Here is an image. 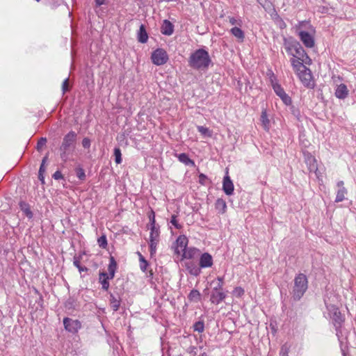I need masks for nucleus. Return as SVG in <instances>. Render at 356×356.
Here are the masks:
<instances>
[{
	"instance_id": "6",
	"label": "nucleus",
	"mask_w": 356,
	"mask_h": 356,
	"mask_svg": "<svg viewBox=\"0 0 356 356\" xmlns=\"http://www.w3.org/2000/svg\"><path fill=\"white\" fill-rule=\"evenodd\" d=\"M159 227L156 226L150 227V233H149V248H150V254L153 256L156 251L157 244L159 241Z\"/></svg>"
},
{
	"instance_id": "33",
	"label": "nucleus",
	"mask_w": 356,
	"mask_h": 356,
	"mask_svg": "<svg viewBox=\"0 0 356 356\" xmlns=\"http://www.w3.org/2000/svg\"><path fill=\"white\" fill-rule=\"evenodd\" d=\"M290 349V346H289L286 343H284L280 350V356H289V352Z\"/></svg>"
},
{
	"instance_id": "15",
	"label": "nucleus",
	"mask_w": 356,
	"mask_h": 356,
	"mask_svg": "<svg viewBox=\"0 0 356 356\" xmlns=\"http://www.w3.org/2000/svg\"><path fill=\"white\" fill-rule=\"evenodd\" d=\"M299 43L297 40H294L293 38H284V48L286 49V51L293 56H295L294 54V50L295 47L296 46V44Z\"/></svg>"
},
{
	"instance_id": "52",
	"label": "nucleus",
	"mask_w": 356,
	"mask_h": 356,
	"mask_svg": "<svg viewBox=\"0 0 356 356\" xmlns=\"http://www.w3.org/2000/svg\"><path fill=\"white\" fill-rule=\"evenodd\" d=\"M195 349L196 348L195 347H191L190 348V353L191 354L192 356H195L196 355Z\"/></svg>"
},
{
	"instance_id": "58",
	"label": "nucleus",
	"mask_w": 356,
	"mask_h": 356,
	"mask_svg": "<svg viewBox=\"0 0 356 356\" xmlns=\"http://www.w3.org/2000/svg\"><path fill=\"white\" fill-rule=\"evenodd\" d=\"M343 184H344V183H343V181H338V182H337V186L339 187V188H342V187H344V186H343Z\"/></svg>"
},
{
	"instance_id": "12",
	"label": "nucleus",
	"mask_w": 356,
	"mask_h": 356,
	"mask_svg": "<svg viewBox=\"0 0 356 356\" xmlns=\"http://www.w3.org/2000/svg\"><path fill=\"white\" fill-rule=\"evenodd\" d=\"M65 328L70 332H76L81 327V323L77 320L65 318L63 320Z\"/></svg>"
},
{
	"instance_id": "9",
	"label": "nucleus",
	"mask_w": 356,
	"mask_h": 356,
	"mask_svg": "<svg viewBox=\"0 0 356 356\" xmlns=\"http://www.w3.org/2000/svg\"><path fill=\"white\" fill-rule=\"evenodd\" d=\"M296 46L295 47L294 50L295 56H293V58H297L296 59H299L302 62H305V63L310 65L312 60L308 56L304 48L301 46L300 43H296Z\"/></svg>"
},
{
	"instance_id": "51",
	"label": "nucleus",
	"mask_w": 356,
	"mask_h": 356,
	"mask_svg": "<svg viewBox=\"0 0 356 356\" xmlns=\"http://www.w3.org/2000/svg\"><path fill=\"white\" fill-rule=\"evenodd\" d=\"M149 220H150V226H156L155 225V218H154V215L153 214V216L151 217H149Z\"/></svg>"
},
{
	"instance_id": "56",
	"label": "nucleus",
	"mask_w": 356,
	"mask_h": 356,
	"mask_svg": "<svg viewBox=\"0 0 356 356\" xmlns=\"http://www.w3.org/2000/svg\"><path fill=\"white\" fill-rule=\"evenodd\" d=\"M270 327H271L272 332H273V334H275V333L276 332V330H275V325H273V323L272 321L270 322Z\"/></svg>"
},
{
	"instance_id": "10",
	"label": "nucleus",
	"mask_w": 356,
	"mask_h": 356,
	"mask_svg": "<svg viewBox=\"0 0 356 356\" xmlns=\"http://www.w3.org/2000/svg\"><path fill=\"white\" fill-rule=\"evenodd\" d=\"M298 35L306 47L312 48L314 46V38L309 32L300 31Z\"/></svg>"
},
{
	"instance_id": "46",
	"label": "nucleus",
	"mask_w": 356,
	"mask_h": 356,
	"mask_svg": "<svg viewBox=\"0 0 356 356\" xmlns=\"http://www.w3.org/2000/svg\"><path fill=\"white\" fill-rule=\"evenodd\" d=\"M62 89L63 93H65L68 90V79H65L62 85Z\"/></svg>"
},
{
	"instance_id": "23",
	"label": "nucleus",
	"mask_w": 356,
	"mask_h": 356,
	"mask_svg": "<svg viewBox=\"0 0 356 356\" xmlns=\"http://www.w3.org/2000/svg\"><path fill=\"white\" fill-rule=\"evenodd\" d=\"M162 33L170 35L173 32L172 24L168 20H164L162 27H161Z\"/></svg>"
},
{
	"instance_id": "26",
	"label": "nucleus",
	"mask_w": 356,
	"mask_h": 356,
	"mask_svg": "<svg viewBox=\"0 0 356 356\" xmlns=\"http://www.w3.org/2000/svg\"><path fill=\"white\" fill-rule=\"evenodd\" d=\"M232 34L236 37L238 40H239L240 41H243V39H244V33L243 32V31L236 26V27H234L232 28L231 30H230Z\"/></svg>"
},
{
	"instance_id": "59",
	"label": "nucleus",
	"mask_w": 356,
	"mask_h": 356,
	"mask_svg": "<svg viewBox=\"0 0 356 356\" xmlns=\"http://www.w3.org/2000/svg\"><path fill=\"white\" fill-rule=\"evenodd\" d=\"M200 356H207V354L206 353H202V355H200Z\"/></svg>"
},
{
	"instance_id": "13",
	"label": "nucleus",
	"mask_w": 356,
	"mask_h": 356,
	"mask_svg": "<svg viewBox=\"0 0 356 356\" xmlns=\"http://www.w3.org/2000/svg\"><path fill=\"white\" fill-rule=\"evenodd\" d=\"M226 297V294L222 289L213 288L211 295V302L213 304L218 305Z\"/></svg>"
},
{
	"instance_id": "55",
	"label": "nucleus",
	"mask_w": 356,
	"mask_h": 356,
	"mask_svg": "<svg viewBox=\"0 0 356 356\" xmlns=\"http://www.w3.org/2000/svg\"><path fill=\"white\" fill-rule=\"evenodd\" d=\"M258 1L263 7H265L267 3V0H258Z\"/></svg>"
},
{
	"instance_id": "1",
	"label": "nucleus",
	"mask_w": 356,
	"mask_h": 356,
	"mask_svg": "<svg viewBox=\"0 0 356 356\" xmlns=\"http://www.w3.org/2000/svg\"><path fill=\"white\" fill-rule=\"evenodd\" d=\"M211 62L209 53L203 49L195 51L188 58V65L198 70H207Z\"/></svg>"
},
{
	"instance_id": "16",
	"label": "nucleus",
	"mask_w": 356,
	"mask_h": 356,
	"mask_svg": "<svg viewBox=\"0 0 356 356\" xmlns=\"http://www.w3.org/2000/svg\"><path fill=\"white\" fill-rule=\"evenodd\" d=\"M200 268H210L213 265V258L211 255L207 252L203 253L200 258L199 263Z\"/></svg>"
},
{
	"instance_id": "42",
	"label": "nucleus",
	"mask_w": 356,
	"mask_h": 356,
	"mask_svg": "<svg viewBox=\"0 0 356 356\" xmlns=\"http://www.w3.org/2000/svg\"><path fill=\"white\" fill-rule=\"evenodd\" d=\"M76 175L80 179H83L86 177L84 170L82 168H78L76 170Z\"/></svg>"
},
{
	"instance_id": "8",
	"label": "nucleus",
	"mask_w": 356,
	"mask_h": 356,
	"mask_svg": "<svg viewBox=\"0 0 356 356\" xmlns=\"http://www.w3.org/2000/svg\"><path fill=\"white\" fill-rule=\"evenodd\" d=\"M152 60L154 64L156 65H161L167 62L168 56L165 51L161 49H158L152 53Z\"/></svg>"
},
{
	"instance_id": "5",
	"label": "nucleus",
	"mask_w": 356,
	"mask_h": 356,
	"mask_svg": "<svg viewBox=\"0 0 356 356\" xmlns=\"http://www.w3.org/2000/svg\"><path fill=\"white\" fill-rule=\"evenodd\" d=\"M325 305L334 327H341L345 321V316L341 313L336 305L332 304Z\"/></svg>"
},
{
	"instance_id": "61",
	"label": "nucleus",
	"mask_w": 356,
	"mask_h": 356,
	"mask_svg": "<svg viewBox=\"0 0 356 356\" xmlns=\"http://www.w3.org/2000/svg\"><path fill=\"white\" fill-rule=\"evenodd\" d=\"M343 356H345V354H343Z\"/></svg>"
},
{
	"instance_id": "40",
	"label": "nucleus",
	"mask_w": 356,
	"mask_h": 356,
	"mask_svg": "<svg viewBox=\"0 0 356 356\" xmlns=\"http://www.w3.org/2000/svg\"><path fill=\"white\" fill-rule=\"evenodd\" d=\"M98 244L102 248H106L107 245V240L105 236H102L98 238Z\"/></svg>"
},
{
	"instance_id": "20",
	"label": "nucleus",
	"mask_w": 356,
	"mask_h": 356,
	"mask_svg": "<svg viewBox=\"0 0 356 356\" xmlns=\"http://www.w3.org/2000/svg\"><path fill=\"white\" fill-rule=\"evenodd\" d=\"M199 254V250L195 248H186L181 254L183 258L193 259Z\"/></svg>"
},
{
	"instance_id": "4",
	"label": "nucleus",
	"mask_w": 356,
	"mask_h": 356,
	"mask_svg": "<svg viewBox=\"0 0 356 356\" xmlns=\"http://www.w3.org/2000/svg\"><path fill=\"white\" fill-rule=\"evenodd\" d=\"M117 268V264L113 257H111L110 263L108 267V275L104 272L99 273V282L102 285V289L107 290L109 287L108 279H113Z\"/></svg>"
},
{
	"instance_id": "50",
	"label": "nucleus",
	"mask_w": 356,
	"mask_h": 356,
	"mask_svg": "<svg viewBox=\"0 0 356 356\" xmlns=\"http://www.w3.org/2000/svg\"><path fill=\"white\" fill-rule=\"evenodd\" d=\"M261 119H262V122H263L264 126L266 127L267 120L266 118V111H265L262 112Z\"/></svg>"
},
{
	"instance_id": "29",
	"label": "nucleus",
	"mask_w": 356,
	"mask_h": 356,
	"mask_svg": "<svg viewBox=\"0 0 356 356\" xmlns=\"http://www.w3.org/2000/svg\"><path fill=\"white\" fill-rule=\"evenodd\" d=\"M178 159L179 161L186 165H194V162L191 159H190L186 154L182 153L179 154Z\"/></svg>"
},
{
	"instance_id": "49",
	"label": "nucleus",
	"mask_w": 356,
	"mask_h": 356,
	"mask_svg": "<svg viewBox=\"0 0 356 356\" xmlns=\"http://www.w3.org/2000/svg\"><path fill=\"white\" fill-rule=\"evenodd\" d=\"M336 330V335L337 336L338 339H340L341 335L342 334L341 332V327H334Z\"/></svg>"
},
{
	"instance_id": "39",
	"label": "nucleus",
	"mask_w": 356,
	"mask_h": 356,
	"mask_svg": "<svg viewBox=\"0 0 356 356\" xmlns=\"http://www.w3.org/2000/svg\"><path fill=\"white\" fill-rule=\"evenodd\" d=\"M193 327H194L195 331H197L198 332H202L204 331V323L202 321H198L195 323Z\"/></svg>"
},
{
	"instance_id": "47",
	"label": "nucleus",
	"mask_w": 356,
	"mask_h": 356,
	"mask_svg": "<svg viewBox=\"0 0 356 356\" xmlns=\"http://www.w3.org/2000/svg\"><path fill=\"white\" fill-rule=\"evenodd\" d=\"M62 174L59 171H56L54 172V174L53 175V177L55 179H60L62 178Z\"/></svg>"
},
{
	"instance_id": "11",
	"label": "nucleus",
	"mask_w": 356,
	"mask_h": 356,
	"mask_svg": "<svg viewBox=\"0 0 356 356\" xmlns=\"http://www.w3.org/2000/svg\"><path fill=\"white\" fill-rule=\"evenodd\" d=\"M234 184L228 175V170L227 169L226 175L224 177L222 181V190L226 195H231L234 192Z\"/></svg>"
},
{
	"instance_id": "3",
	"label": "nucleus",
	"mask_w": 356,
	"mask_h": 356,
	"mask_svg": "<svg viewBox=\"0 0 356 356\" xmlns=\"http://www.w3.org/2000/svg\"><path fill=\"white\" fill-rule=\"evenodd\" d=\"M268 76L269 81L272 86V88L275 92V93L282 99L283 103L289 106L292 103L291 98L285 92L284 88L282 87L281 84L279 83V81L277 76L274 74V73L268 70Z\"/></svg>"
},
{
	"instance_id": "18",
	"label": "nucleus",
	"mask_w": 356,
	"mask_h": 356,
	"mask_svg": "<svg viewBox=\"0 0 356 356\" xmlns=\"http://www.w3.org/2000/svg\"><path fill=\"white\" fill-rule=\"evenodd\" d=\"M305 162L308 165V169L310 172H314L316 174L318 170L316 160L314 156L310 154H307L305 158Z\"/></svg>"
},
{
	"instance_id": "22",
	"label": "nucleus",
	"mask_w": 356,
	"mask_h": 356,
	"mask_svg": "<svg viewBox=\"0 0 356 356\" xmlns=\"http://www.w3.org/2000/svg\"><path fill=\"white\" fill-rule=\"evenodd\" d=\"M215 207L218 213L223 214L226 212L227 204L224 200L218 198L215 203Z\"/></svg>"
},
{
	"instance_id": "57",
	"label": "nucleus",
	"mask_w": 356,
	"mask_h": 356,
	"mask_svg": "<svg viewBox=\"0 0 356 356\" xmlns=\"http://www.w3.org/2000/svg\"><path fill=\"white\" fill-rule=\"evenodd\" d=\"M95 1L97 6H101V5L104 4V0H95Z\"/></svg>"
},
{
	"instance_id": "35",
	"label": "nucleus",
	"mask_w": 356,
	"mask_h": 356,
	"mask_svg": "<svg viewBox=\"0 0 356 356\" xmlns=\"http://www.w3.org/2000/svg\"><path fill=\"white\" fill-rule=\"evenodd\" d=\"M114 155H115V162L118 163V164H120L122 162V154H121V151L119 148H115L114 149Z\"/></svg>"
},
{
	"instance_id": "34",
	"label": "nucleus",
	"mask_w": 356,
	"mask_h": 356,
	"mask_svg": "<svg viewBox=\"0 0 356 356\" xmlns=\"http://www.w3.org/2000/svg\"><path fill=\"white\" fill-rule=\"evenodd\" d=\"M111 306L114 311H117L120 307V301L111 296Z\"/></svg>"
},
{
	"instance_id": "48",
	"label": "nucleus",
	"mask_w": 356,
	"mask_h": 356,
	"mask_svg": "<svg viewBox=\"0 0 356 356\" xmlns=\"http://www.w3.org/2000/svg\"><path fill=\"white\" fill-rule=\"evenodd\" d=\"M147 261L140 263V268L143 272H145L147 270Z\"/></svg>"
},
{
	"instance_id": "14",
	"label": "nucleus",
	"mask_w": 356,
	"mask_h": 356,
	"mask_svg": "<svg viewBox=\"0 0 356 356\" xmlns=\"http://www.w3.org/2000/svg\"><path fill=\"white\" fill-rule=\"evenodd\" d=\"M188 238L185 236H179L176 241L175 252L181 254L186 249Z\"/></svg>"
},
{
	"instance_id": "37",
	"label": "nucleus",
	"mask_w": 356,
	"mask_h": 356,
	"mask_svg": "<svg viewBox=\"0 0 356 356\" xmlns=\"http://www.w3.org/2000/svg\"><path fill=\"white\" fill-rule=\"evenodd\" d=\"M232 294L236 298H240L244 294V290L241 287H236L233 290Z\"/></svg>"
},
{
	"instance_id": "41",
	"label": "nucleus",
	"mask_w": 356,
	"mask_h": 356,
	"mask_svg": "<svg viewBox=\"0 0 356 356\" xmlns=\"http://www.w3.org/2000/svg\"><path fill=\"white\" fill-rule=\"evenodd\" d=\"M217 281H218L217 285L214 288L222 290L224 277H217Z\"/></svg>"
},
{
	"instance_id": "38",
	"label": "nucleus",
	"mask_w": 356,
	"mask_h": 356,
	"mask_svg": "<svg viewBox=\"0 0 356 356\" xmlns=\"http://www.w3.org/2000/svg\"><path fill=\"white\" fill-rule=\"evenodd\" d=\"M200 293L197 290H193L189 294V298L192 300H198L200 299Z\"/></svg>"
},
{
	"instance_id": "32",
	"label": "nucleus",
	"mask_w": 356,
	"mask_h": 356,
	"mask_svg": "<svg viewBox=\"0 0 356 356\" xmlns=\"http://www.w3.org/2000/svg\"><path fill=\"white\" fill-rule=\"evenodd\" d=\"M197 130L201 134L204 136L211 137L212 135L211 131L208 128L204 127L203 126H198Z\"/></svg>"
},
{
	"instance_id": "54",
	"label": "nucleus",
	"mask_w": 356,
	"mask_h": 356,
	"mask_svg": "<svg viewBox=\"0 0 356 356\" xmlns=\"http://www.w3.org/2000/svg\"><path fill=\"white\" fill-rule=\"evenodd\" d=\"M206 178H207V177H206L204 175L201 174V175H200V183H202V184H203V181H204V180Z\"/></svg>"
},
{
	"instance_id": "45",
	"label": "nucleus",
	"mask_w": 356,
	"mask_h": 356,
	"mask_svg": "<svg viewBox=\"0 0 356 356\" xmlns=\"http://www.w3.org/2000/svg\"><path fill=\"white\" fill-rule=\"evenodd\" d=\"M82 145L85 148H89L90 146V140L88 138H85L82 140Z\"/></svg>"
},
{
	"instance_id": "2",
	"label": "nucleus",
	"mask_w": 356,
	"mask_h": 356,
	"mask_svg": "<svg viewBox=\"0 0 356 356\" xmlns=\"http://www.w3.org/2000/svg\"><path fill=\"white\" fill-rule=\"evenodd\" d=\"M307 289L308 280L307 276L303 273H299L294 279V286L292 291V298L293 300H300Z\"/></svg>"
},
{
	"instance_id": "31",
	"label": "nucleus",
	"mask_w": 356,
	"mask_h": 356,
	"mask_svg": "<svg viewBox=\"0 0 356 356\" xmlns=\"http://www.w3.org/2000/svg\"><path fill=\"white\" fill-rule=\"evenodd\" d=\"M226 22H228L229 24L232 26H241L242 24V22L240 19L235 18L234 17L232 16H228L226 18Z\"/></svg>"
},
{
	"instance_id": "27",
	"label": "nucleus",
	"mask_w": 356,
	"mask_h": 356,
	"mask_svg": "<svg viewBox=\"0 0 356 356\" xmlns=\"http://www.w3.org/2000/svg\"><path fill=\"white\" fill-rule=\"evenodd\" d=\"M148 38L147 32L145 31V26L142 24L140 26L139 32H138V40L142 42L145 43L147 42Z\"/></svg>"
},
{
	"instance_id": "7",
	"label": "nucleus",
	"mask_w": 356,
	"mask_h": 356,
	"mask_svg": "<svg viewBox=\"0 0 356 356\" xmlns=\"http://www.w3.org/2000/svg\"><path fill=\"white\" fill-rule=\"evenodd\" d=\"M303 63L304 62H302L300 60L295 58L291 59V63L293 70L298 74L300 79L306 75L311 76L309 69L305 66Z\"/></svg>"
},
{
	"instance_id": "17",
	"label": "nucleus",
	"mask_w": 356,
	"mask_h": 356,
	"mask_svg": "<svg viewBox=\"0 0 356 356\" xmlns=\"http://www.w3.org/2000/svg\"><path fill=\"white\" fill-rule=\"evenodd\" d=\"M76 134L73 131L68 133L64 138L61 149L66 151L74 142Z\"/></svg>"
},
{
	"instance_id": "36",
	"label": "nucleus",
	"mask_w": 356,
	"mask_h": 356,
	"mask_svg": "<svg viewBox=\"0 0 356 356\" xmlns=\"http://www.w3.org/2000/svg\"><path fill=\"white\" fill-rule=\"evenodd\" d=\"M74 265L79 269L80 273L87 270L86 267L81 266L80 260L77 257H74Z\"/></svg>"
},
{
	"instance_id": "28",
	"label": "nucleus",
	"mask_w": 356,
	"mask_h": 356,
	"mask_svg": "<svg viewBox=\"0 0 356 356\" xmlns=\"http://www.w3.org/2000/svg\"><path fill=\"white\" fill-rule=\"evenodd\" d=\"M347 194V190L345 187H342L341 188H339L335 202H340L345 200V195Z\"/></svg>"
},
{
	"instance_id": "53",
	"label": "nucleus",
	"mask_w": 356,
	"mask_h": 356,
	"mask_svg": "<svg viewBox=\"0 0 356 356\" xmlns=\"http://www.w3.org/2000/svg\"><path fill=\"white\" fill-rule=\"evenodd\" d=\"M138 255H139V261H140V263H143V262H146L147 261L145 259V258L143 257V256L140 254V253H138Z\"/></svg>"
},
{
	"instance_id": "19",
	"label": "nucleus",
	"mask_w": 356,
	"mask_h": 356,
	"mask_svg": "<svg viewBox=\"0 0 356 356\" xmlns=\"http://www.w3.org/2000/svg\"><path fill=\"white\" fill-rule=\"evenodd\" d=\"M348 90L347 88V86L341 83L339 85L335 90V96L340 99H344L346 98L348 95Z\"/></svg>"
},
{
	"instance_id": "21",
	"label": "nucleus",
	"mask_w": 356,
	"mask_h": 356,
	"mask_svg": "<svg viewBox=\"0 0 356 356\" xmlns=\"http://www.w3.org/2000/svg\"><path fill=\"white\" fill-rule=\"evenodd\" d=\"M270 17L274 21L275 24L281 29H283L286 27L285 22L282 19V18L277 15L275 10L270 14Z\"/></svg>"
},
{
	"instance_id": "30",
	"label": "nucleus",
	"mask_w": 356,
	"mask_h": 356,
	"mask_svg": "<svg viewBox=\"0 0 356 356\" xmlns=\"http://www.w3.org/2000/svg\"><path fill=\"white\" fill-rule=\"evenodd\" d=\"M46 157L43 159L39 170L38 178L41 181L42 184L44 183V172L45 171L44 163L46 161Z\"/></svg>"
},
{
	"instance_id": "25",
	"label": "nucleus",
	"mask_w": 356,
	"mask_h": 356,
	"mask_svg": "<svg viewBox=\"0 0 356 356\" xmlns=\"http://www.w3.org/2000/svg\"><path fill=\"white\" fill-rule=\"evenodd\" d=\"M19 207L23 213L29 218H31L33 217V213L31 211L30 207L29 204L25 203L24 202H20Z\"/></svg>"
},
{
	"instance_id": "43",
	"label": "nucleus",
	"mask_w": 356,
	"mask_h": 356,
	"mask_svg": "<svg viewBox=\"0 0 356 356\" xmlns=\"http://www.w3.org/2000/svg\"><path fill=\"white\" fill-rule=\"evenodd\" d=\"M46 142H47L46 138H40V140L38 142V144H37L38 149L40 150V149H42V147L45 145Z\"/></svg>"
},
{
	"instance_id": "60",
	"label": "nucleus",
	"mask_w": 356,
	"mask_h": 356,
	"mask_svg": "<svg viewBox=\"0 0 356 356\" xmlns=\"http://www.w3.org/2000/svg\"><path fill=\"white\" fill-rule=\"evenodd\" d=\"M37 1H40V0H36Z\"/></svg>"
},
{
	"instance_id": "44",
	"label": "nucleus",
	"mask_w": 356,
	"mask_h": 356,
	"mask_svg": "<svg viewBox=\"0 0 356 356\" xmlns=\"http://www.w3.org/2000/svg\"><path fill=\"white\" fill-rule=\"evenodd\" d=\"M170 222L177 228V229H179L181 227V225L178 223L177 219H176V216H172V219L170 220Z\"/></svg>"
},
{
	"instance_id": "24",
	"label": "nucleus",
	"mask_w": 356,
	"mask_h": 356,
	"mask_svg": "<svg viewBox=\"0 0 356 356\" xmlns=\"http://www.w3.org/2000/svg\"><path fill=\"white\" fill-rule=\"evenodd\" d=\"M186 268L189 273L193 275L197 276L201 273L200 267L197 266L191 262L186 264Z\"/></svg>"
}]
</instances>
